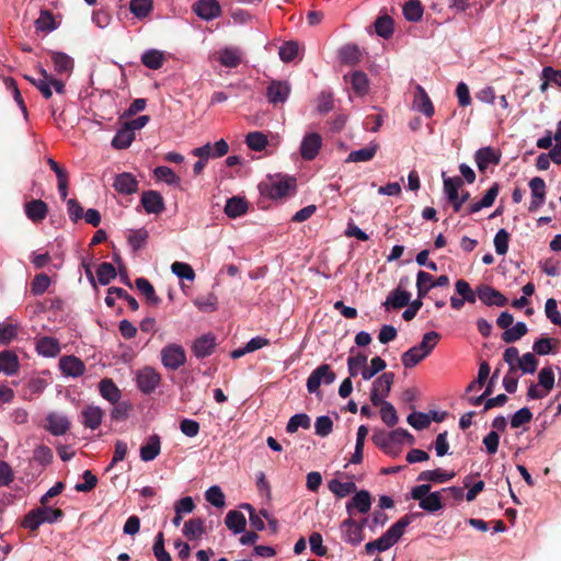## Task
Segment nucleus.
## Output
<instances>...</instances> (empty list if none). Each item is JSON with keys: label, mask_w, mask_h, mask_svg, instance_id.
Wrapping results in <instances>:
<instances>
[{"label": "nucleus", "mask_w": 561, "mask_h": 561, "mask_svg": "<svg viewBox=\"0 0 561 561\" xmlns=\"http://www.w3.org/2000/svg\"><path fill=\"white\" fill-rule=\"evenodd\" d=\"M296 181L291 178H268L259 184L261 195L272 199L286 196L290 190L295 188Z\"/></svg>", "instance_id": "obj_1"}, {"label": "nucleus", "mask_w": 561, "mask_h": 561, "mask_svg": "<svg viewBox=\"0 0 561 561\" xmlns=\"http://www.w3.org/2000/svg\"><path fill=\"white\" fill-rule=\"evenodd\" d=\"M412 515H404L397 520L381 537L375 540L377 551L382 552L396 545L403 536L405 528L412 523Z\"/></svg>", "instance_id": "obj_2"}, {"label": "nucleus", "mask_w": 561, "mask_h": 561, "mask_svg": "<svg viewBox=\"0 0 561 561\" xmlns=\"http://www.w3.org/2000/svg\"><path fill=\"white\" fill-rule=\"evenodd\" d=\"M161 362L170 370H178L186 362V354L182 345L168 344L161 350Z\"/></svg>", "instance_id": "obj_3"}, {"label": "nucleus", "mask_w": 561, "mask_h": 561, "mask_svg": "<svg viewBox=\"0 0 561 561\" xmlns=\"http://www.w3.org/2000/svg\"><path fill=\"white\" fill-rule=\"evenodd\" d=\"M335 373L328 364L318 366L307 379V389L309 393H316L321 383L331 385L335 380Z\"/></svg>", "instance_id": "obj_4"}, {"label": "nucleus", "mask_w": 561, "mask_h": 561, "mask_svg": "<svg viewBox=\"0 0 561 561\" xmlns=\"http://www.w3.org/2000/svg\"><path fill=\"white\" fill-rule=\"evenodd\" d=\"M290 84L287 81L272 80L266 88V98L274 106L285 103L290 94Z\"/></svg>", "instance_id": "obj_5"}, {"label": "nucleus", "mask_w": 561, "mask_h": 561, "mask_svg": "<svg viewBox=\"0 0 561 561\" xmlns=\"http://www.w3.org/2000/svg\"><path fill=\"white\" fill-rule=\"evenodd\" d=\"M160 381V374L152 367H145L137 374V386L146 394L153 392Z\"/></svg>", "instance_id": "obj_6"}, {"label": "nucleus", "mask_w": 561, "mask_h": 561, "mask_svg": "<svg viewBox=\"0 0 561 561\" xmlns=\"http://www.w3.org/2000/svg\"><path fill=\"white\" fill-rule=\"evenodd\" d=\"M477 295L486 306L504 307L508 302L501 291L486 284H481L477 287Z\"/></svg>", "instance_id": "obj_7"}, {"label": "nucleus", "mask_w": 561, "mask_h": 561, "mask_svg": "<svg viewBox=\"0 0 561 561\" xmlns=\"http://www.w3.org/2000/svg\"><path fill=\"white\" fill-rule=\"evenodd\" d=\"M322 147V137L318 133H308L300 144V156L304 160H313Z\"/></svg>", "instance_id": "obj_8"}, {"label": "nucleus", "mask_w": 561, "mask_h": 561, "mask_svg": "<svg viewBox=\"0 0 561 561\" xmlns=\"http://www.w3.org/2000/svg\"><path fill=\"white\" fill-rule=\"evenodd\" d=\"M531 192V201L528 207L529 211L538 210L546 202V182L539 176H535L529 181Z\"/></svg>", "instance_id": "obj_9"}, {"label": "nucleus", "mask_w": 561, "mask_h": 561, "mask_svg": "<svg viewBox=\"0 0 561 561\" xmlns=\"http://www.w3.org/2000/svg\"><path fill=\"white\" fill-rule=\"evenodd\" d=\"M193 11L201 19L209 21L221 14V7L217 0H198L193 4Z\"/></svg>", "instance_id": "obj_10"}, {"label": "nucleus", "mask_w": 561, "mask_h": 561, "mask_svg": "<svg viewBox=\"0 0 561 561\" xmlns=\"http://www.w3.org/2000/svg\"><path fill=\"white\" fill-rule=\"evenodd\" d=\"M140 202L148 214L159 215L165 209L163 197L157 191L150 190L144 192Z\"/></svg>", "instance_id": "obj_11"}, {"label": "nucleus", "mask_w": 561, "mask_h": 561, "mask_svg": "<svg viewBox=\"0 0 561 561\" xmlns=\"http://www.w3.org/2000/svg\"><path fill=\"white\" fill-rule=\"evenodd\" d=\"M474 160L480 172H484L490 164L497 165L501 153L492 147H483L476 151Z\"/></svg>", "instance_id": "obj_12"}, {"label": "nucleus", "mask_w": 561, "mask_h": 561, "mask_svg": "<svg viewBox=\"0 0 561 561\" xmlns=\"http://www.w3.org/2000/svg\"><path fill=\"white\" fill-rule=\"evenodd\" d=\"M341 528L344 531V540L352 546H358L364 540L362 525H357V522L352 517L343 520Z\"/></svg>", "instance_id": "obj_13"}, {"label": "nucleus", "mask_w": 561, "mask_h": 561, "mask_svg": "<svg viewBox=\"0 0 561 561\" xmlns=\"http://www.w3.org/2000/svg\"><path fill=\"white\" fill-rule=\"evenodd\" d=\"M371 440L387 455L394 457L400 453V447L396 445V442L391 439L390 435L386 431H375L371 436Z\"/></svg>", "instance_id": "obj_14"}, {"label": "nucleus", "mask_w": 561, "mask_h": 561, "mask_svg": "<svg viewBox=\"0 0 561 561\" xmlns=\"http://www.w3.org/2000/svg\"><path fill=\"white\" fill-rule=\"evenodd\" d=\"M216 346V337L211 333L204 334L195 340L192 351L197 358L210 356Z\"/></svg>", "instance_id": "obj_15"}, {"label": "nucleus", "mask_w": 561, "mask_h": 561, "mask_svg": "<svg viewBox=\"0 0 561 561\" xmlns=\"http://www.w3.org/2000/svg\"><path fill=\"white\" fill-rule=\"evenodd\" d=\"M26 217L37 224L43 221L48 214V205L42 199H31L24 205Z\"/></svg>", "instance_id": "obj_16"}, {"label": "nucleus", "mask_w": 561, "mask_h": 561, "mask_svg": "<svg viewBox=\"0 0 561 561\" xmlns=\"http://www.w3.org/2000/svg\"><path fill=\"white\" fill-rule=\"evenodd\" d=\"M371 496L366 490L356 492L353 499L346 503V511L348 515H353V511L357 510L359 513L365 514L370 510Z\"/></svg>", "instance_id": "obj_17"}, {"label": "nucleus", "mask_w": 561, "mask_h": 561, "mask_svg": "<svg viewBox=\"0 0 561 561\" xmlns=\"http://www.w3.org/2000/svg\"><path fill=\"white\" fill-rule=\"evenodd\" d=\"M59 368L66 376L79 377L84 373V364L73 355L62 356L59 359Z\"/></svg>", "instance_id": "obj_18"}, {"label": "nucleus", "mask_w": 561, "mask_h": 561, "mask_svg": "<svg viewBox=\"0 0 561 561\" xmlns=\"http://www.w3.org/2000/svg\"><path fill=\"white\" fill-rule=\"evenodd\" d=\"M345 81L351 83V87L359 96L366 95L369 91V80L365 72L355 70L350 75L344 76Z\"/></svg>", "instance_id": "obj_19"}, {"label": "nucleus", "mask_w": 561, "mask_h": 561, "mask_svg": "<svg viewBox=\"0 0 561 561\" xmlns=\"http://www.w3.org/2000/svg\"><path fill=\"white\" fill-rule=\"evenodd\" d=\"M113 186L118 193L130 195L137 192L138 181L131 173L124 172L115 178Z\"/></svg>", "instance_id": "obj_20"}, {"label": "nucleus", "mask_w": 561, "mask_h": 561, "mask_svg": "<svg viewBox=\"0 0 561 561\" xmlns=\"http://www.w3.org/2000/svg\"><path fill=\"white\" fill-rule=\"evenodd\" d=\"M161 451V438L158 434L149 436L147 442L140 447V458L142 461L156 459Z\"/></svg>", "instance_id": "obj_21"}, {"label": "nucleus", "mask_w": 561, "mask_h": 561, "mask_svg": "<svg viewBox=\"0 0 561 561\" xmlns=\"http://www.w3.org/2000/svg\"><path fill=\"white\" fill-rule=\"evenodd\" d=\"M69 426L70 422L64 415L50 413L46 417L45 428L55 436L66 434V432L69 430Z\"/></svg>", "instance_id": "obj_22"}, {"label": "nucleus", "mask_w": 561, "mask_h": 561, "mask_svg": "<svg viewBox=\"0 0 561 561\" xmlns=\"http://www.w3.org/2000/svg\"><path fill=\"white\" fill-rule=\"evenodd\" d=\"M415 90L416 93L413 102L414 108L423 113L425 116L432 117L434 115V105L426 91L419 84L416 85Z\"/></svg>", "instance_id": "obj_23"}, {"label": "nucleus", "mask_w": 561, "mask_h": 561, "mask_svg": "<svg viewBox=\"0 0 561 561\" xmlns=\"http://www.w3.org/2000/svg\"><path fill=\"white\" fill-rule=\"evenodd\" d=\"M410 298L411 295L409 291L396 288L388 295L383 306L387 310L390 308L401 309L410 304Z\"/></svg>", "instance_id": "obj_24"}, {"label": "nucleus", "mask_w": 561, "mask_h": 561, "mask_svg": "<svg viewBox=\"0 0 561 561\" xmlns=\"http://www.w3.org/2000/svg\"><path fill=\"white\" fill-rule=\"evenodd\" d=\"M36 351L46 357H55L60 353L58 340L50 336H43L36 342Z\"/></svg>", "instance_id": "obj_25"}, {"label": "nucleus", "mask_w": 561, "mask_h": 561, "mask_svg": "<svg viewBox=\"0 0 561 561\" xmlns=\"http://www.w3.org/2000/svg\"><path fill=\"white\" fill-rule=\"evenodd\" d=\"M99 389L101 396L112 404H116L119 401L122 396L121 390L112 379H102L99 383Z\"/></svg>", "instance_id": "obj_26"}, {"label": "nucleus", "mask_w": 561, "mask_h": 561, "mask_svg": "<svg viewBox=\"0 0 561 561\" xmlns=\"http://www.w3.org/2000/svg\"><path fill=\"white\" fill-rule=\"evenodd\" d=\"M82 423L85 427L95 430L98 428L103 419V411L99 407L89 405L82 411Z\"/></svg>", "instance_id": "obj_27"}, {"label": "nucleus", "mask_w": 561, "mask_h": 561, "mask_svg": "<svg viewBox=\"0 0 561 561\" xmlns=\"http://www.w3.org/2000/svg\"><path fill=\"white\" fill-rule=\"evenodd\" d=\"M423 5L420 0H405L402 3V13L405 20L410 22H419L423 16Z\"/></svg>", "instance_id": "obj_28"}, {"label": "nucleus", "mask_w": 561, "mask_h": 561, "mask_svg": "<svg viewBox=\"0 0 561 561\" xmlns=\"http://www.w3.org/2000/svg\"><path fill=\"white\" fill-rule=\"evenodd\" d=\"M165 61V56L163 51L158 49H148L141 55V62L145 67L158 70L160 69Z\"/></svg>", "instance_id": "obj_29"}, {"label": "nucleus", "mask_w": 561, "mask_h": 561, "mask_svg": "<svg viewBox=\"0 0 561 561\" xmlns=\"http://www.w3.org/2000/svg\"><path fill=\"white\" fill-rule=\"evenodd\" d=\"M135 139V133L129 126L123 125L112 139V146L116 149L128 148Z\"/></svg>", "instance_id": "obj_30"}, {"label": "nucleus", "mask_w": 561, "mask_h": 561, "mask_svg": "<svg viewBox=\"0 0 561 561\" xmlns=\"http://www.w3.org/2000/svg\"><path fill=\"white\" fill-rule=\"evenodd\" d=\"M225 524L234 534H241L245 530L247 519L241 512L232 510L227 513Z\"/></svg>", "instance_id": "obj_31"}, {"label": "nucleus", "mask_w": 561, "mask_h": 561, "mask_svg": "<svg viewBox=\"0 0 561 561\" xmlns=\"http://www.w3.org/2000/svg\"><path fill=\"white\" fill-rule=\"evenodd\" d=\"M58 27L54 14L47 10L43 9L39 12L38 19L35 21V28L37 32L49 33L55 31Z\"/></svg>", "instance_id": "obj_32"}, {"label": "nucleus", "mask_w": 561, "mask_h": 561, "mask_svg": "<svg viewBox=\"0 0 561 561\" xmlns=\"http://www.w3.org/2000/svg\"><path fill=\"white\" fill-rule=\"evenodd\" d=\"M248 203L244 198L233 196L229 198L225 206V214L230 218H237L247 213Z\"/></svg>", "instance_id": "obj_33"}, {"label": "nucleus", "mask_w": 561, "mask_h": 561, "mask_svg": "<svg viewBox=\"0 0 561 561\" xmlns=\"http://www.w3.org/2000/svg\"><path fill=\"white\" fill-rule=\"evenodd\" d=\"M379 148L378 144H371L368 147L352 151L346 162H367L370 161Z\"/></svg>", "instance_id": "obj_34"}, {"label": "nucleus", "mask_w": 561, "mask_h": 561, "mask_svg": "<svg viewBox=\"0 0 561 561\" xmlns=\"http://www.w3.org/2000/svg\"><path fill=\"white\" fill-rule=\"evenodd\" d=\"M19 369L18 356L11 351H2L0 353V371L7 375H13Z\"/></svg>", "instance_id": "obj_35"}, {"label": "nucleus", "mask_w": 561, "mask_h": 561, "mask_svg": "<svg viewBox=\"0 0 561 561\" xmlns=\"http://www.w3.org/2000/svg\"><path fill=\"white\" fill-rule=\"evenodd\" d=\"M374 26L377 35L386 39L390 38L394 31L393 20L388 14L378 16L374 23Z\"/></svg>", "instance_id": "obj_36"}, {"label": "nucleus", "mask_w": 561, "mask_h": 561, "mask_svg": "<svg viewBox=\"0 0 561 561\" xmlns=\"http://www.w3.org/2000/svg\"><path fill=\"white\" fill-rule=\"evenodd\" d=\"M455 477V473H447L443 471L442 469H435V470H425L422 471L417 480L419 481H426V482H434V483H444L449 480H451Z\"/></svg>", "instance_id": "obj_37"}, {"label": "nucleus", "mask_w": 561, "mask_h": 561, "mask_svg": "<svg viewBox=\"0 0 561 561\" xmlns=\"http://www.w3.org/2000/svg\"><path fill=\"white\" fill-rule=\"evenodd\" d=\"M205 533L204 520L202 518H192L185 522L183 535L192 540L199 538Z\"/></svg>", "instance_id": "obj_38"}, {"label": "nucleus", "mask_w": 561, "mask_h": 561, "mask_svg": "<svg viewBox=\"0 0 561 561\" xmlns=\"http://www.w3.org/2000/svg\"><path fill=\"white\" fill-rule=\"evenodd\" d=\"M51 59L54 62L55 71L58 73H68L73 68V60L65 53L53 51Z\"/></svg>", "instance_id": "obj_39"}, {"label": "nucleus", "mask_w": 561, "mask_h": 561, "mask_svg": "<svg viewBox=\"0 0 561 561\" xmlns=\"http://www.w3.org/2000/svg\"><path fill=\"white\" fill-rule=\"evenodd\" d=\"M328 488L340 499L356 492V484L354 482H341L337 479H332L329 481Z\"/></svg>", "instance_id": "obj_40"}, {"label": "nucleus", "mask_w": 561, "mask_h": 561, "mask_svg": "<svg viewBox=\"0 0 561 561\" xmlns=\"http://www.w3.org/2000/svg\"><path fill=\"white\" fill-rule=\"evenodd\" d=\"M218 61L228 68H237L241 64L240 51L237 48H225L219 51Z\"/></svg>", "instance_id": "obj_41"}, {"label": "nucleus", "mask_w": 561, "mask_h": 561, "mask_svg": "<svg viewBox=\"0 0 561 561\" xmlns=\"http://www.w3.org/2000/svg\"><path fill=\"white\" fill-rule=\"evenodd\" d=\"M135 284L149 304L157 306L160 302V298L157 296L153 286L147 278L139 277L135 280Z\"/></svg>", "instance_id": "obj_42"}, {"label": "nucleus", "mask_w": 561, "mask_h": 561, "mask_svg": "<svg viewBox=\"0 0 561 561\" xmlns=\"http://www.w3.org/2000/svg\"><path fill=\"white\" fill-rule=\"evenodd\" d=\"M394 380L393 373H383L373 382V390L379 392L381 397H387L391 390Z\"/></svg>", "instance_id": "obj_43"}, {"label": "nucleus", "mask_w": 561, "mask_h": 561, "mask_svg": "<svg viewBox=\"0 0 561 561\" xmlns=\"http://www.w3.org/2000/svg\"><path fill=\"white\" fill-rule=\"evenodd\" d=\"M444 181V192L448 199H456L459 196V188L463 185V180L459 176L448 178L445 172L442 174Z\"/></svg>", "instance_id": "obj_44"}, {"label": "nucleus", "mask_w": 561, "mask_h": 561, "mask_svg": "<svg viewBox=\"0 0 561 561\" xmlns=\"http://www.w3.org/2000/svg\"><path fill=\"white\" fill-rule=\"evenodd\" d=\"M53 457V450L48 446L39 445L33 450L31 463L36 462L44 468L51 462Z\"/></svg>", "instance_id": "obj_45"}, {"label": "nucleus", "mask_w": 561, "mask_h": 561, "mask_svg": "<svg viewBox=\"0 0 561 561\" xmlns=\"http://www.w3.org/2000/svg\"><path fill=\"white\" fill-rule=\"evenodd\" d=\"M367 366V355L358 352L355 356L347 358V368L351 377H355L358 373L362 374L363 369Z\"/></svg>", "instance_id": "obj_46"}, {"label": "nucleus", "mask_w": 561, "mask_h": 561, "mask_svg": "<svg viewBox=\"0 0 561 561\" xmlns=\"http://www.w3.org/2000/svg\"><path fill=\"white\" fill-rule=\"evenodd\" d=\"M419 506L430 513H435L443 507L440 492L435 491L419 502Z\"/></svg>", "instance_id": "obj_47"}, {"label": "nucleus", "mask_w": 561, "mask_h": 561, "mask_svg": "<svg viewBox=\"0 0 561 561\" xmlns=\"http://www.w3.org/2000/svg\"><path fill=\"white\" fill-rule=\"evenodd\" d=\"M413 412L408 416V423L417 431L427 428L431 424V416L427 413L416 412L415 407L411 405Z\"/></svg>", "instance_id": "obj_48"}, {"label": "nucleus", "mask_w": 561, "mask_h": 561, "mask_svg": "<svg viewBox=\"0 0 561 561\" xmlns=\"http://www.w3.org/2000/svg\"><path fill=\"white\" fill-rule=\"evenodd\" d=\"M527 325L524 322H517L513 328H508L502 334V340L505 343H513L520 340L527 334Z\"/></svg>", "instance_id": "obj_49"}, {"label": "nucleus", "mask_w": 561, "mask_h": 561, "mask_svg": "<svg viewBox=\"0 0 561 561\" xmlns=\"http://www.w3.org/2000/svg\"><path fill=\"white\" fill-rule=\"evenodd\" d=\"M439 339V333L435 331H430L423 335L421 343L415 346L419 351L423 352L426 356H428L437 345Z\"/></svg>", "instance_id": "obj_50"}, {"label": "nucleus", "mask_w": 561, "mask_h": 561, "mask_svg": "<svg viewBox=\"0 0 561 561\" xmlns=\"http://www.w3.org/2000/svg\"><path fill=\"white\" fill-rule=\"evenodd\" d=\"M247 146L254 151H262L268 144L266 135L261 131H252L245 136Z\"/></svg>", "instance_id": "obj_51"}, {"label": "nucleus", "mask_w": 561, "mask_h": 561, "mask_svg": "<svg viewBox=\"0 0 561 561\" xmlns=\"http://www.w3.org/2000/svg\"><path fill=\"white\" fill-rule=\"evenodd\" d=\"M425 357L427 356L423 352L419 351L416 346H413L402 354L401 360L405 368H412L422 362Z\"/></svg>", "instance_id": "obj_52"}, {"label": "nucleus", "mask_w": 561, "mask_h": 561, "mask_svg": "<svg viewBox=\"0 0 561 561\" xmlns=\"http://www.w3.org/2000/svg\"><path fill=\"white\" fill-rule=\"evenodd\" d=\"M129 10L138 19L146 18L152 10V0H130Z\"/></svg>", "instance_id": "obj_53"}, {"label": "nucleus", "mask_w": 561, "mask_h": 561, "mask_svg": "<svg viewBox=\"0 0 561 561\" xmlns=\"http://www.w3.org/2000/svg\"><path fill=\"white\" fill-rule=\"evenodd\" d=\"M153 173L157 180L163 181L169 185H179L181 182V179L169 167H157Z\"/></svg>", "instance_id": "obj_54"}, {"label": "nucleus", "mask_w": 561, "mask_h": 561, "mask_svg": "<svg viewBox=\"0 0 561 561\" xmlns=\"http://www.w3.org/2000/svg\"><path fill=\"white\" fill-rule=\"evenodd\" d=\"M489 375H490V366L486 362H482L479 367L478 377L476 378V380L471 381L467 386L466 392L468 393V392H471V391L482 388L484 386Z\"/></svg>", "instance_id": "obj_55"}, {"label": "nucleus", "mask_w": 561, "mask_h": 561, "mask_svg": "<svg viewBox=\"0 0 561 561\" xmlns=\"http://www.w3.org/2000/svg\"><path fill=\"white\" fill-rule=\"evenodd\" d=\"M117 273L112 263L103 262L96 270V276L101 285H107L116 277Z\"/></svg>", "instance_id": "obj_56"}, {"label": "nucleus", "mask_w": 561, "mask_h": 561, "mask_svg": "<svg viewBox=\"0 0 561 561\" xmlns=\"http://www.w3.org/2000/svg\"><path fill=\"white\" fill-rule=\"evenodd\" d=\"M433 276L424 271H419L416 275V288H417V296L419 298H424L430 289L434 288V286H431Z\"/></svg>", "instance_id": "obj_57"}, {"label": "nucleus", "mask_w": 561, "mask_h": 561, "mask_svg": "<svg viewBox=\"0 0 561 561\" xmlns=\"http://www.w3.org/2000/svg\"><path fill=\"white\" fill-rule=\"evenodd\" d=\"M456 291L461 296L463 302L474 304L477 300V290L473 291L469 285V283L465 279H458L455 284Z\"/></svg>", "instance_id": "obj_58"}, {"label": "nucleus", "mask_w": 561, "mask_h": 561, "mask_svg": "<svg viewBox=\"0 0 561 561\" xmlns=\"http://www.w3.org/2000/svg\"><path fill=\"white\" fill-rule=\"evenodd\" d=\"M360 51L356 45H346L340 50L343 64L355 65L360 60Z\"/></svg>", "instance_id": "obj_59"}, {"label": "nucleus", "mask_w": 561, "mask_h": 561, "mask_svg": "<svg viewBox=\"0 0 561 561\" xmlns=\"http://www.w3.org/2000/svg\"><path fill=\"white\" fill-rule=\"evenodd\" d=\"M42 511L38 507L30 511L22 520V526L26 529L35 531L39 528L43 523V518L41 516Z\"/></svg>", "instance_id": "obj_60"}, {"label": "nucleus", "mask_w": 561, "mask_h": 561, "mask_svg": "<svg viewBox=\"0 0 561 561\" xmlns=\"http://www.w3.org/2000/svg\"><path fill=\"white\" fill-rule=\"evenodd\" d=\"M299 427L305 430L310 427V417L305 413L293 415L286 425V431L287 433H295Z\"/></svg>", "instance_id": "obj_61"}, {"label": "nucleus", "mask_w": 561, "mask_h": 561, "mask_svg": "<svg viewBox=\"0 0 561 561\" xmlns=\"http://www.w3.org/2000/svg\"><path fill=\"white\" fill-rule=\"evenodd\" d=\"M171 271L173 274H175L178 277L182 279L194 280L195 278V272L193 267L184 262L172 263Z\"/></svg>", "instance_id": "obj_62"}, {"label": "nucleus", "mask_w": 561, "mask_h": 561, "mask_svg": "<svg viewBox=\"0 0 561 561\" xmlns=\"http://www.w3.org/2000/svg\"><path fill=\"white\" fill-rule=\"evenodd\" d=\"M50 285V278L48 275L41 273L37 274L31 284V291L35 296L43 295Z\"/></svg>", "instance_id": "obj_63"}, {"label": "nucleus", "mask_w": 561, "mask_h": 561, "mask_svg": "<svg viewBox=\"0 0 561 561\" xmlns=\"http://www.w3.org/2000/svg\"><path fill=\"white\" fill-rule=\"evenodd\" d=\"M153 554L158 561H171L170 553L164 549V536L163 533H158L153 543Z\"/></svg>", "instance_id": "obj_64"}]
</instances>
